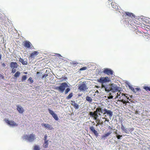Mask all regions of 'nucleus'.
<instances>
[{
  "label": "nucleus",
  "instance_id": "nucleus-1",
  "mask_svg": "<svg viewBox=\"0 0 150 150\" xmlns=\"http://www.w3.org/2000/svg\"><path fill=\"white\" fill-rule=\"evenodd\" d=\"M67 87H69V86L67 83L64 82L60 83V85L59 86H55V88L60 93H63Z\"/></svg>",
  "mask_w": 150,
  "mask_h": 150
},
{
  "label": "nucleus",
  "instance_id": "nucleus-2",
  "mask_svg": "<svg viewBox=\"0 0 150 150\" xmlns=\"http://www.w3.org/2000/svg\"><path fill=\"white\" fill-rule=\"evenodd\" d=\"M23 140L27 142H32L35 139V136L33 134H31L29 135H24L23 137Z\"/></svg>",
  "mask_w": 150,
  "mask_h": 150
},
{
  "label": "nucleus",
  "instance_id": "nucleus-3",
  "mask_svg": "<svg viewBox=\"0 0 150 150\" xmlns=\"http://www.w3.org/2000/svg\"><path fill=\"white\" fill-rule=\"evenodd\" d=\"M111 91L113 92L120 91L122 90V88L118 87L117 85L114 83H112L110 85Z\"/></svg>",
  "mask_w": 150,
  "mask_h": 150
},
{
  "label": "nucleus",
  "instance_id": "nucleus-4",
  "mask_svg": "<svg viewBox=\"0 0 150 150\" xmlns=\"http://www.w3.org/2000/svg\"><path fill=\"white\" fill-rule=\"evenodd\" d=\"M78 88L81 91L83 92H84L85 91H87V90L88 88L86 84V82L83 81L82 82V83L79 86Z\"/></svg>",
  "mask_w": 150,
  "mask_h": 150
},
{
  "label": "nucleus",
  "instance_id": "nucleus-5",
  "mask_svg": "<svg viewBox=\"0 0 150 150\" xmlns=\"http://www.w3.org/2000/svg\"><path fill=\"white\" fill-rule=\"evenodd\" d=\"M22 44L26 49H32V47H33L31 43L29 41L27 40L23 42Z\"/></svg>",
  "mask_w": 150,
  "mask_h": 150
},
{
  "label": "nucleus",
  "instance_id": "nucleus-6",
  "mask_svg": "<svg viewBox=\"0 0 150 150\" xmlns=\"http://www.w3.org/2000/svg\"><path fill=\"white\" fill-rule=\"evenodd\" d=\"M47 110L50 114L52 115L55 120L58 121L59 120V118L57 114L55 113L54 111L51 110L50 108H48Z\"/></svg>",
  "mask_w": 150,
  "mask_h": 150
},
{
  "label": "nucleus",
  "instance_id": "nucleus-7",
  "mask_svg": "<svg viewBox=\"0 0 150 150\" xmlns=\"http://www.w3.org/2000/svg\"><path fill=\"white\" fill-rule=\"evenodd\" d=\"M89 128L91 132L95 136L96 138H97L99 134L97 131L96 130L95 128L93 126H91L89 127Z\"/></svg>",
  "mask_w": 150,
  "mask_h": 150
},
{
  "label": "nucleus",
  "instance_id": "nucleus-8",
  "mask_svg": "<svg viewBox=\"0 0 150 150\" xmlns=\"http://www.w3.org/2000/svg\"><path fill=\"white\" fill-rule=\"evenodd\" d=\"M98 81L102 83H103L106 82H109L110 81V80L108 79L107 77H101L99 79H98Z\"/></svg>",
  "mask_w": 150,
  "mask_h": 150
},
{
  "label": "nucleus",
  "instance_id": "nucleus-9",
  "mask_svg": "<svg viewBox=\"0 0 150 150\" xmlns=\"http://www.w3.org/2000/svg\"><path fill=\"white\" fill-rule=\"evenodd\" d=\"M103 72L107 75L110 74L111 75H113L114 73V71L108 68H104Z\"/></svg>",
  "mask_w": 150,
  "mask_h": 150
},
{
  "label": "nucleus",
  "instance_id": "nucleus-10",
  "mask_svg": "<svg viewBox=\"0 0 150 150\" xmlns=\"http://www.w3.org/2000/svg\"><path fill=\"white\" fill-rule=\"evenodd\" d=\"M6 122L10 126L14 127L15 126H17L18 125L14 121L6 120H5Z\"/></svg>",
  "mask_w": 150,
  "mask_h": 150
},
{
  "label": "nucleus",
  "instance_id": "nucleus-11",
  "mask_svg": "<svg viewBox=\"0 0 150 150\" xmlns=\"http://www.w3.org/2000/svg\"><path fill=\"white\" fill-rule=\"evenodd\" d=\"M42 127H44L46 129H48L50 130H52L54 128L52 126L48 124L42 123L41 124Z\"/></svg>",
  "mask_w": 150,
  "mask_h": 150
},
{
  "label": "nucleus",
  "instance_id": "nucleus-12",
  "mask_svg": "<svg viewBox=\"0 0 150 150\" xmlns=\"http://www.w3.org/2000/svg\"><path fill=\"white\" fill-rule=\"evenodd\" d=\"M104 114H106L107 115H108L110 117H112L113 115V112L111 110H108L106 108H104Z\"/></svg>",
  "mask_w": 150,
  "mask_h": 150
},
{
  "label": "nucleus",
  "instance_id": "nucleus-13",
  "mask_svg": "<svg viewBox=\"0 0 150 150\" xmlns=\"http://www.w3.org/2000/svg\"><path fill=\"white\" fill-rule=\"evenodd\" d=\"M16 110L20 114H23L24 112V109L21 106L18 105H16Z\"/></svg>",
  "mask_w": 150,
  "mask_h": 150
},
{
  "label": "nucleus",
  "instance_id": "nucleus-14",
  "mask_svg": "<svg viewBox=\"0 0 150 150\" xmlns=\"http://www.w3.org/2000/svg\"><path fill=\"white\" fill-rule=\"evenodd\" d=\"M18 65L16 62H11L10 64V67L11 68L15 69L17 68Z\"/></svg>",
  "mask_w": 150,
  "mask_h": 150
},
{
  "label": "nucleus",
  "instance_id": "nucleus-15",
  "mask_svg": "<svg viewBox=\"0 0 150 150\" xmlns=\"http://www.w3.org/2000/svg\"><path fill=\"white\" fill-rule=\"evenodd\" d=\"M39 52L38 51H34L30 54L29 57V59H30V58H33L34 59V56L37 55L39 54Z\"/></svg>",
  "mask_w": 150,
  "mask_h": 150
},
{
  "label": "nucleus",
  "instance_id": "nucleus-16",
  "mask_svg": "<svg viewBox=\"0 0 150 150\" xmlns=\"http://www.w3.org/2000/svg\"><path fill=\"white\" fill-rule=\"evenodd\" d=\"M71 105H73L75 109H78L79 108V106L76 103L75 101L71 100Z\"/></svg>",
  "mask_w": 150,
  "mask_h": 150
},
{
  "label": "nucleus",
  "instance_id": "nucleus-17",
  "mask_svg": "<svg viewBox=\"0 0 150 150\" xmlns=\"http://www.w3.org/2000/svg\"><path fill=\"white\" fill-rule=\"evenodd\" d=\"M125 14L128 17H129V18L131 17V18H132L133 17L134 18H135L134 15L132 13H130L128 12H126L124 13V14Z\"/></svg>",
  "mask_w": 150,
  "mask_h": 150
},
{
  "label": "nucleus",
  "instance_id": "nucleus-18",
  "mask_svg": "<svg viewBox=\"0 0 150 150\" xmlns=\"http://www.w3.org/2000/svg\"><path fill=\"white\" fill-rule=\"evenodd\" d=\"M19 61L21 62L23 65H27L28 62L26 61H24L23 59L20 57L19 59Z\"/></svg>",
  "mask_w": 150,
  "mask_h": 150
},
{
  "label": "nucleus",
  "instance_id": "nucleus-19",
  "mask_svg": "<svg viewBox=\"0 0 150 150\" xmlns=\"http://www.w3.org/2000/svg\"><path fill=\"white\" fill-rule=\"evenodd\" d=\"M110 135V133L108 132H107L104 135L102 136V139L103 140H105V138L107 137Z\"/></svg>",
  "mask_w": 150,
  "mask_h": 150
},
{
  "label": "nucleus",
  "instance_id": "nucleus-20",
  "mask_svg": "<svg viewBox=\"0 0 150 150\" xmlns=\"http://www.w3.org/2000/svg\"><path fill=\"white\" fill-rule=\"evenodd\" d=\"M44 147L45 148H47L48 145L49 140H44Z\"/></svg>",
  "mask_w": 150,
  "mask_h": 150
},
{
  "label": "nucleus",
  "instance_id": "nucleus-21",
  "mask_svg": "<svg viewBox=\"0 0 150 150\" xmlns=\"http://www.w3.org/2000/svg\"><path fill=\"white\" fill-rule=\"evenodd\" d=\"M86 100L89 103H91L92 101V99L91 97L87 96L86 97Z\"/></svg>",
  "mask_w": 150,
  "mask_h": 150
},
{
  "label": "nucleus",
  "instance_id": "nucleus-22",
  "mask_svg": "<svg viewBox=\"0 0 150 150\" xmlns=\"http://www.w3.org/2000/svg\"><path fill=\"white\" fill-rule=\"evenodd\" d=\"M124 22V24H125L126 25H127L129 23V20L125 19H123L121 21V23Z\"/></svg>",
  "mask_w": 150,
  "mask_h": 150
},
{
  "label": "nucleus",
  "instance_id": "nucleus-23",
  "mask_svg": "<svg viewBox=\"0 0 150 150\" xmlns=\"http://www.w3.org/2000/svg\"><path fill=\"white\" fill-rule=\"evenodd\" d=\"M143 88L146 91H150V86H143Z\"/></svg>",
  "mask_w": 150,
  "mask_h": 150
},
{
  "label": "nucleus",
  "instance_id": "nucleus-24",
  "mask_svg": "<svg viewBox=\"0 0 150 150\" xmlns=\"http://www.w3.org/2000/svg\"><path fill=\"white\" fill-rule=\"evenodd\" d=\"M40 148L38 145H35L34 146L33 150H40Z\"/></svg>",
  "mask_w": 150,
  "mask_h": 150
},
{
  "label": "nucleus",
  "instance_id": "nucleus-25",
  "mask_svg": "<svg viewBox=\"0 0 150 150\" xmlns=\"http://www.w3.org/2000/svg\"><path fill=\"white\" fill-rule=\"evenodd\" d=\"M27 75H23L22 77V78L21 79V81L22 82H24V81L27 79Z\"/></svg>",
  "mask_w": 150,
  "mask_h": 150
},
{
  "label": "nucleus",
  "instance_id": "nucleus-26",
  "mask_svg": "<svg viewBox=\"0 0 150 150\" xmlns=\"http://www.w3.org/2000/svg\"><path fill=\"white\" fill-rule=\"evenodd\" d=\"M20 74V72L19 71H17L16 72L14 75V77L16 78L19 77Z\"/></svg>",
  "mask_w": 150,
  "mask_h": 150
},
{
  "label": "nucleus",
  "instance_id": "nucleus-27",
  "mask_svg": "<svg viewBox=\"0 0 150 150\" xmlns=\"http://www.w3.org/2000/svg\"><path fill=\"white\" fill-rule=\"evenodd\" d=\"M69 87H67L65 89L64 91V93L65 95L68 93L70 91V88H69Z\"/></svg>",
  "mask_w": 150,
  "mask_h": 150
},
{
  "label": "nucleus",
  "instance_id": "nucleus-28",
  "mask_svg": "<svg viewBox=\"0 0 150 150\" xmlns=\"http://www.w3.org/2000/svg\"><path fill=\"white\" fill-rule=\"evenodd\" d=\"M73 93L71 92L70 93L67 97L66 98L68 99H70L73 96Z\"/></svg>",
  "mask_w": 150,
  "mask_h": 150
},
{
  "label": "nucleus",
  "instance_id": "nucleus-29",
  "mask_svg": "<svg viewBox=\"0 0 150 150\" xmlns=\"http://www.w3.org/2000/svg\"><path fill=\"white\" fill-rule=\"evenodd\" d=\"M28 81L29 82L28 83L31 84L33 82V80L31 77H30L28 79Z\"/></svg>",
  "mask_w": 150,
  "mask_h": 150
},
{
  "label": "nucleus",
  "instance_id": "nucleus-30",
  "mask_svg": "<svg viewBox=\"0 0 150 150\" xmlns=\"http://www.w3.org/2000/svg\"><path fill=\"white\" fill-rule=\"evenodd\" d=\"M104 87L106 91H108V92H110L111 91L110 86V87L109 88L107 86H104Z\"/></svg>",
  "mask_w": 150,
  "mask_h": 150
},
{
  "label": "nucleus",
  "instance_id": "nucleus-31",
  "mask_svg": "<svg viewBox=\"0 0 150 150\" xmlns=\"http://www.w3.org/2000/svg\"><path fill=\"white\" fill-rule=\"evenodd\" d=\"M123 16L124 17V19H125L129 20V18H129V17H128L127 16V15H126L125 14H124V16Z\"/></svg>",
  "mask_w": 150,
  "mask_h": 150
},
{
  "label": "nucleus",
  "instance_id": "nucleus-32",
  "mask_svg": "<svg viewBox=\"0 0 150 150\" xmlns=\"http://www.w3.org/2000/svg\"><path fill=\"white\" fill-rule=\"evenodd\" d=\"M48 76V74L45 73L43 74L41 77V79H44Z\"/></svg>",
  "mask_w": 150,
  "mask_h": 150
},
{
  "label": "nucleus",
  "instance_id": "nucleus-33",
  "mask_svg": "<svg viewBox=\"0 0 150 150\" xmlns=\"http://www.w3.org/2000/svg\"><path fill=\"white\" fill-rule=\"evenodd\" d=\"M126 84L127 85V86L128 87V88L130 90H131L132 88H133V87L132 86H131L130 85L129 83L128 82L127 83H126Z\"/></svg>",
  "mask_w": 150,
  "mask_h": 150
},
{
  "label": "nucleus",
  "instance_id": "nucleus-34",
  "mask_svg": "<svg viewBox=\"0 0 150 150\" xmlns=\"http://www.w3.org/2000/svg\"><path fill=\"white\" fill-rule=\"evenodd\" d=\"M111 5L112 8L115 9H117L118 7L116 5L112 4V3H111Z\"/></svg>",
  "mask_w": 150,
  "mask_h": 150
},
{
  "label": "nucleus",
  "instance_id": "nucleus-35",
  "mask_svg": "<svg viewBox=\"0 0 150 150\" xmlns=\"http://www.w3.org/2000/svg\"><path fill=\"white\" fill-rule=\"evenodd\" d=\"M87 69V67H82L80 69H79V70L80 71H83V70H86Z\"/></svg>",
  "mask_w": 150,
  "mask_h": 150
},
{
  "label": "nucleus",
  "instance_id": "nucleus-36",
  "mask_svg": "<svg viewBox=\"0 0 150 150\" xmlns=\"http://www.w3.org/2000/svg\"><path fill=\"white\" fill-rule=\"evenodd\" d=\"M116 136L118 139H121V137H122V135L117 134Z\"/></svg>",
  "mask_w": 150,
  "mask_h": 150
},
{
  "label": "nucleus",
  "instance_id": "nucleus-37",
  "mask_svg": "<svg viewBox=\"0 0 150 150\" xmlns=\"http://www.w3.org/2000/svg\"><path fill=\"white\" fill-rule=\"evenodd\" d=\"M121 129L122 130L124 131V130L126 129V128L122 124L121 126Z\"/></svg>",
  "mask_w": 150,
  "mask_h": 150
},
{
  "label": "nucleus",
  "instance_id": "nucleus-38",
  "mask_svg": "<svg viewBox=\"0 0 150 150\" xmlns=\"http://www.w3.org/2000/svg\"><path fill=\"white\" fill-rule=\"evenodd\" d=\"M129 132H130V133H131L134 130V128L133 127L132 128H129Z\"/></svg>",
  "mask_w": 150,
  "mask_h": 150
},
{
  "label": "nucleus",
  "instance_id": "nucleus-39",
  "mask_svg": "<svg viewBox=\"0 0 150 150\" xmlns=\"http://www.w3.org/2000/svg\"><path fill=\"white\" fill-rule=\"evenodd\" d=\"M89 115L91 117H93L94 116V114L92 112H90L89 113Z\"/></svg>",
  "mask_w": 150,
  "mask_h": 150
},
{
  "label": "nucleus",
  "instance_id": "nucleus-40",
  "mask_svg": "<svg viewBox=\"0 0 150 150\" xmlns=\"http://www.w3.org/2000/svg\"><path fill=\"white\" fill-rule=\"evenodd\" d=\"M135 91L136 92L137 91L141 90L140 88H136L135 89Z\"/></svg>",
  "mask_w": 150,
  "mask_h": 150
},
{
  "label": "nucleus",
  "instance_id": "nucleus-41",
  "mask_svg": "<svg viewBox=\"0 0 150 150\" xmlns=\"http://www.w3.org/2000/svg\"><path fill=\"white\" fill-rule=\"evenodd\" d=\"M47 134H45V136H44V138L43 139L44 140H47Z\"/></svg>",
  "mask_w": 150,
  "mask_h": 150
},
{
  "label": "nucleus",
  "instance_id": "nucleus-42",
  "mask_svg": "<svg viewBox=\"0 0 150 150\" xmlns=\"http://www.w3.org/2000/svg\"><path fill=\"white\" fill-rule=\"evenodd\" d=\"M126 133L128 134L129 133V129H128L126 128V129L124 131Z\"/></svg>",
  "mask_w": 150,
  "mask_h": 150
},
{
  "label": "nucleus",
  "instance_id": "nucleus-43",
  "mask_svg": "<svg viewBox=\"0 0 150 150\" xmlns=\"http://www.w3.org/2000/svg\"><path fill=\"white\" fill-rule=\"evenodd\" d=\"M131 90L134 94H136V92L135 91V89L133 87L132 88Z\"/></svg>",
  "mask_w": 150,
  "mask_h": 150
},
{
  "label": "nucleus",
  "instance_id": "nucleus-44",
  "mask_svg": "<svg viewBox=\"0 0 150 150\" xmlns=\"http://www.w3.org/2000/svg\"><path fill=\"white\" fill-rule=\"evenodd\" d=\"M12 71H11L12 73H15L16 71V69H13V68H12Z\"/></svg>",
  "mask_w": 150,
  "mask_h": 150
},
{
  "label": "nucleus",
  "instance_id": "nucleus-45",
  "mask_svg": "<svg viewBox=\"0 0 150 150\" xmlns=\"http://www.w3.org/2000/svg\"><path fill=\"white\" fill-rule=\"evenodd\" d=\"M55 56H57L58 57H62L61 55L59 54L58 53H56L55 54Z\"/></svg>",
  "mask_w": 150,
  "mask_h": 150
},
{
  "label": "nucleus",
  "instance_id": "nucleus-46",
  "mask_svg": "<svg viewBox=\"0 0 150 150\" xmlns=\"http://www.w3.org/2000/svg\"><path fill=\"white\" fill-rule=\"evenodd\" d=\"M118 92L119 93V96H120L121 95V96H123L124 95V94H125L124 93H122L121 92H120V91H119V92L118 91Z\"/></svg>",
  "mask_w": 150,
  "mask_h": 150
},
{
  "label": "nucleus",
  "instance_id": "nucleus-47",
  "mask_svg": "<svg viewBox=\"0 0 150 150\" xmlns=\"http://www.w3.org/2000/svg\"><path fill=\"white\" fill-rule=\"evenodd\" d=\"M72 64L74 65H77V64H78V63L76 62H72Z\"/></svg>",
  "mask_w": 150,
  "mask_h": 150
},
{
  "label": "nucleus",
  "instance_id": "nucleus-48",
  "mask_svg": "<svg viewBox=\"0 0 150 150\" xmlns=\"http://www.w3.org/2000/svg\"><path fill=\"white\" fill-rule=\"evenodd\" d=\"M98 117V115L97 114H96V117L94 118V119L95 120H97V118Z\"/></svg>",
  "mask_w": 150,
  "mask_h": 150
},
{
  "label": "nucleus",
  "instance_id": "nucleus-49",
  "mask_svg": "<svg viewBox=\"0 0 150 150\" xmlns=\"http://www.w3.org/2000/svg\"><path fill=\"white\" fill-rule=\"evenodd\" d=\"M2 65L3 67H5L6 66V65L4 63H2Z\"/></svg>",
  "mask_w": 150,
  "mask_h": 150
},
{
  "label": "nucleus",
  "instance_id": "nucleus-50",
  "mask_svg": "<svg viewBox=\"0 0 150 150\" xmlns=\"http://www.w3.org/2000/svg\"><path fill=\"white\" fill-rule=\"evenodd\" d=\"M142 21H145V20H147V19H146L145 18H142Z\"/></svg>",
  "mask_w": 150,
  "mask_h": 150
},
{
  "label": "nucleus",
  "instance_id": "nucleus-51",
  "mask_svg": "<svg viewBox=\"0 0 150 150\" xmlns=\"http://www.w3.org/2000/svg\"><path fill=\"white\" fill-rule=\"evenodd\" d=\"M0 77H1L2 78V79H4V77L2 75L0 74Z\"/></svg>",
  "mask_w": 150,
  "mask_h": 150
},
{
  "label": "nucleus",
  "instance_id": "nucleus-52",
  "mask_svg": "<svg viewBox=\"0 0 150 150\" xmlns=\"http://www.w3.org/2000/svg\"><path fill=\"white\" fill-rule=\"evenodd\" d=\"M108 127V129H112V127H111V126H109Z\"/></svg>",
  "mask_w": 150,
  "mask_h": 150
},
{
  "label": "nucleus",
  "instance_id": "nucleus-53",
  "mask_svg": "<svg viewBox=\"0 0 150 150\" xmlns=\"http://www.w3.org/2000/svg\"><path fill=\"white\" fill-rule=\"evenodd\" d=\"M1 57H2V54H0V60H1Z\"/></svg>",
  "mask_w": 150,
  "mask_h": 150
},
{
  "label": "nucleus",
  "instance_id": "nucleus-54",
  "mask_svg": "<svg viewBox=\"0 0 150 150\" xmlns=\"http://www.w3.org/2000/svg\"><path fill=\"white\" fill-rule=\"evenodd\" d=\"M108 132L110 133V134L112 133V132L111 131H109V132Z\"/></svg>",
  "mask_w": 150,
  "mask_h": 150
},
{
  "label": "nucleus",
  "instance_id": "nucleus-55",
  "mask_svg": "<svg viewBox=\"0 0 150 150\" xmlns=\"http://www.w3.org/2000/svg\"><path fill=\"white\" fill-rule=\"evenodd\" d=\"M147 20L148 21V22H150V18H148V19Z\"/></svg>",
  "mask_w": 150,
  "mask_h": 150
},
{
  "label": "nucleus",
  "instance_id": "nucleus-56",
  "mask_svg": "<svg viewBox=\"0 0 150 150\" xmlns=\"http://www.w3.org/2000/svg\"><path fill=\"white\" fill-rule=\"evenodd\" d=\"M115 133L116 134V135H117V134H118L117 133V131H116L115 132Z\"/></svg>",
  "mask_w": 150,
  "mask_h": 150
},
{
  "label": "nucleus",
  "instance_id": "nucleus-57",
  "mask_svg": "<svg viewBox=\"0 0 150 150\" xmlns=\"http://www.w3.org/2000/svg\"><path fill=\"white\" fill-rule=\"evenodd\" d=\"M24 73L25 74H27V72H24Z\"/></svg>",
  "mask_w": 150,
  "mask_h": 150
},
{
  "label": "nucleus",
  "instance_id": "nucleus-58",
  "mask_svg": "<svg viewBox=\"0 0 150 150\" xmlns=\"http://www.w3.org/2000/svg\"><path fill=\"white\" fill-rule=\"evenodd\" d=\"M117 96H118H118H119V93H117Z\"/></svg>",
  "mask_w": 150,
  "mask_h": 150
},
{
  "label": "nucleus",
  "instance_id": "nucleus-59",
  "mask_svg": "<svg viewBox=\"0 0 150 150\" xmlns=\"http://www.w3.org/2000/svg\"><path fill=\"white\" fill-rule=\"evenodd\" d=\"M92 123H93V125H94L95 123H94V122H92Z\"/></svg>",
  "mask_w": 150,
  "mask_h": 150
},
{
  "label": "nucleus",
  "instance_id": "nucleus-60",
  "mask_svg": "<svg viewBox=\"0 0 150 150\" xmlns=\"http://www.w3.org/2000/svg\"><path fill=\"white\" fill-rule=\"evenodd\" d=\"M106 121H107L108 122H109V120L108 119L107 120H106Z\"/></svg>",
  "mask_w": 150,
  "mask_h": 150
},
{
  "label": "nucleus",
  "instance_id": "nucleus-61",
  "mask_svg": "<svg viewBox=\"0 0 150 150\" xmlns=\"http://www.w3.org/2000/svg\"><path fill=\"white\" fill-rule=\"evenodd\" d=\"M98 115H101L100 114V113H98Z\"/></svg>",
  "mask_w": 150,
  "mask_h": 150
},
{
  "label": "nucleus",
  "instance_id": "nucleus-62",
  "mask_svg": "<svg viewBox=\"0 0 150 150\" xmlns=\"http://www.w3.org/2000/svg\"><path fill=\"white\" fill-rule=\"evenodd\" d=\"M101 113H103V111H101Z\"/></svg>",
  "mask_w": 150,
  "mask_h": 150
},
{
  "label": "nucleus",
  "instance_id": "nucleus-63",
  "mask_svg": "<svg viewBox=\"0 0 150 150\" xmlns=\"http://www.w3.org/2000/svg\"><path fill=\"white\" fill-rule=\"evenodd\" d=\"M39 72H38L37 73V74H39Z\"/></svg>",
  "mask_w": 150,
  "mask_h": 150
},
{
  "label": "nucleus",
  "instance_id": "nucleus-64",
  "mask_svg": "<svg viewBox=\"0 0 150 150\" xmlns=\"http://www.w3.org/2000/svg\"><path fill=\"white\" fill-rule=\"evenodd\" d=\"M149 121H150V119H149Z\"/></svg>",
  "mask_w": 150,
  "mask_h": 150
}]
</instances>
